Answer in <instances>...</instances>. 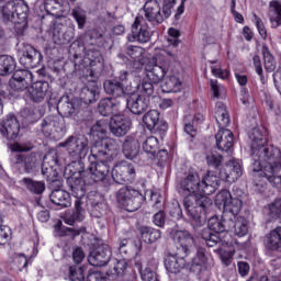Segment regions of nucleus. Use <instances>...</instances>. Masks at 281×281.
<instances>
[{
	"instance_id": "nucleus-32",
	"label": "nucleus",
	"mask_w": 281,
	"mask_h": 281,
	"mask_svg": "<svg viewBox=\"0 0 281 281\" xmlns=\"http://www.w3.org/2000/svg\"><path fill=\"white\" fill-rule=\"evenodd\" d=\"M183 87L181 79L175 75L167 76L160 86L162 93H179Z\"/></svg>"
},
{
	"instance_id": "nucleus-2",
	"label": "nucleus",
	"mask_w": 281,
	"mask_h": 281,
	"mask_svg": "<svg viewBox=\"0 0 281 281\" xmlns=\"http://www.w3.org/2000/svg\"><path fill=\"white\" fill-rule=\"evenodd\" d=\"M102 47H104V35L98 30H91L83 36V58L78 61V54L74 55L75 71H79V76L86 78L88 82H93L81 89L79 98L83 104H93L100 99L95 79L100 78L102 71H104Z\"/></svg>"
},
{
	"instance_id": "nucleus-26",
	"label": "nucleus",
	"mask_w": 281,
	"mask_h": 281,
	"mask_svg": "<svg viewBox=\"0 0 281 281\" xmlns=\"http://www.w3.org/2000/svg\"><path fill=\"white\" fill-rule=\"evenodd\" d=\"M186 258H188V256H183L181 254L177 255H170L165 259V267L166 270L168 271V273H181V271H183V269H186L188 262L186 261Z\"/></svg>"
},
{
	"instance_id": "nucleus-16",
	"label": "nucleus",
	"mask_w": 281,
	"mask_h": 281,
	"mask_svg": "<svg viewBox=\"0 0 281 281\" xmlns=\"http://www.w3.org/2000/svg\"><path fill=\"white\" fill-rule=\"evenodd\" d=\"M110 262H112L113 266H111L106 272L108 278H112V280L119 279V281H137V274H135V272H126V269H128L126 259H112Z\"/></svg>"
},
{
	"instance_id": "nucleus-63",
	"label": "nucleus",
	"mask_w": 281,
	"mask_h": 281,
	"mask_svg": "<svg viewBox=\"0 0 281 281\" xmlns=\"http://www.w3.org/2000/svg\"><path fill=\"white\" fill-rule=\"evenodd\" d=\"M140 278L143 281H159V279H157V273L151 271L150 268H146L143 272H140Z\"/></svg>"
},
{
	"instance_id": "nucleus-36",
	"label": "nucleus",
	"mask_w": 281,
	"mask_h": 281,
	"mask_svg": "<svg viewBox=\"0 0 281 281\" xmlns=\"http://www.w3.org/2000/svg\"><path fill=\"white\" fill-rule=\"evenodd\" d=\"M21 186L27 190V192H31V194H43L45 192V181H38L34 180L30 177H24L20 181Z\"/></svg>"
},
{
	"instance_id": "nucleus-46",
	"label": "nucleus",
	"mask_w": 281,
	"mask_h": 281,
	"mask_svg": "<svg viewBox=\"0 0 281 281\" xmlns=\"http://www.w3.org/2000/svg\"><path fill=\"white\" fill-rule=\"evenodd\" d=\"M71 16L76 21L78 30H85L87 25V11L76 7L71 10Z\"/></svg>"
},
{
	"instance_id": "nucleus-28",
	"label": "nucleus",
	"mask_w": 281,
	"mask_h": 281,
	"mask_svg": "<svg viewBox=\"0 0 281 281\" xmlns=\"http://www.w3.org/2000/svg\"><path fill=\"white\" fill-rule=\"evenodd\" d=\"M228 232H234L235 236L243 238L249 234V222L244 216L229 220L226 224Z\"/></svg>"
},
{
	"instance_id": "nucleus-44",
	"label": "nucleus",
	"mask_w": 281,
	"mask_h": 281,
	"mask_svg": "<svg viewBox=\"0 0 281 281\" xmlns=\"http://www.w3.org/2000/svg\"><path fill=\"white\" fill-rule=\"evenodd\" d=\"M56 229L59 234V236L63 238L65 236H69L70 234L72 236H80V234H85L87 232V228L86 227H81L79 229H75V228H69L67 226H63V222L59 221L57 224H56Z\"/></svg>"
},
{
	"instance_id": "nucleus-12",
	"label": "nucleus",
	"mask_w": 281,
	"mask_h": 281,
	"mask_svg": "<svg viewBox=\"0 0 281 281\" xmlns=\"http://www.w3.org/2000/svg\"><path fill=\"white\" fill-rule=\"evenodd\" d=\"M251 142L250 148L254 155H259L260 159H265V151L269 148H278L269 145V131L266 127H255L249 134Z\"/></svg>"
},
{
	"instance_id": "nucleus-53",
	"label": "nucleus",
	"mask_w": 281,
	"mask_h": 281,
	"mask_svg": "<svg viewBox=\"0 0 281 281\" xmlns=\"http://www.w3.org/2000/svg\"><path fill=\"white\" fill-rule=\"evenodd\" d=\"M12 240V228L8 225H0V247L8 245Z\"/></svg>"
},
{
	"instance_id": "nucleus-34",
	"label": "nucleus",
	"mask_w": 281,
	"mask_h": 281,
	"mask_svg": "<svg viewBox=\"0 0 281 281\" xmlns=\"http://www.w3.org/2000/svg\"><path fill=\"white\" fill-rule=\"evenodd\" d=\"M268 19L270 25L273 29L280 27L281 25V1L271 0L268 7Z\"/></svg>"
},
{
	"instance_id": "nucleus-27",
	"label": "nucleus",
	"mask_w": 281,
	"mask_h": 281,
	"mask_svg": "<svg viewBox=\"0 0 281 281\" xmlns=\"http://www.w3.org/2000/svg\"><path fill=\"white\" fill-rule=\"evenodd\" d=\"M139 140L134 135H127L122 144V151L126 159H135L139 155Z\"/></svg>"
},
{
	"instance_id": "nucleus-57",
	"label": "nucleus",
	"mask_w": 281,
	"mask_h": 281,
	"mask_svg": "<svg viewBox=\"0 0 281 281\" xmlns=\"http://www.w3.org/2000/svg\"><path fill=\"white\" fill-rule=\"evenodd\" d=\"M50 122L53 123V128L55 133H64V131L67 128L65 125V119L58 117V116H49Z\"/></svg>"
},
{
	"instance_id": "nucleus-56",
	"label": "nucleus",
	"mask_w": 281,
	"mask_h": 281,
	"mask_svg": "<svg viewBox=\"0 0 281 281\" xmlns=\"http://www.w3.org/2000/svg\"><path fill=\"white\" fill-rule=\"evenodd\" d=\"M41 131L45 137H52V133H54L55 130L50 116H47L42 121Z\"/></svg>"
},
{
	"instance_id": "nucleus-35",
	"label": "nucleus",
	"mask_w": 281,
	"mask_h": 281,
	"mask_svg": "<svg viewBox=\"0 0 281 281\" xmlns=\"http://www.w3.org/2000/svg\"><path fill=\"white\" fill-rule=\"evenodd\" d=\"M139 232L140 240L146 245H153V243H157L161 238V231L150 226H140Z\"/></svg>"
},
{
	"instance_id": "nucleus-43",
	"label": "nucleus",
	"mask_w": 281,
	"mask_h": 281,
	"mask_svg": "<svg viewBox=\"0 0 281 281\" xmlns=\"http://www.w3.org/2000/svg\"><path fill=\"white\" fill-rule=\"evenodd\" d=\"M252 155V164H251V168L254 172H258L260 175V177L265 178V168H267V166H269V161L266 159L260 158V155L258 154H254L251 151Z\"/></svg>"
},
{
	"instance_id": "nucleus-61",
	"label": "nucleus",
	"mask_w": 281,
	"mask_h": 281,
	"mask_svg": "<svg viewBox=\"0 0 281 281\" xmlns=\"http://www.w3.org/2000/svg\"><path fill=\"white\" fill-rule=\"evenodd\" d=\"M237 271L240 278H247V276H249V271H251V266H249V262L247 261H238Z\"/></svg>"
},
{
	"instance_id": "nucleus-6",
	"label": "nucleus",
	"mask_w": 281,
	"mask_h": 281,
	"mask_svg": "<svg viewBox=\"0 0 281 281\" xmlns=\"http://www.w3.org/2000/svg\"><path fill=\"white\" fill-rule=\"evenodd\" d=\"M67 183L76 200L72 213L65 216L64 223L71 226L75 225V223H82L87 216V202H85L83 199L89 186L102 183V181H93L90 178H78L76 171H74V175L67 178Z\"/></svg>"
},
{
	"instance_id": "nucleus-42",
	"label": "nucleus",
	"mask_w": 281,
	"mask_h": 281,
	"mask_svg": "<svg viewBox=\"0 0 281 281\" xmlns=\"http://www.w3.org/2000/svg\"><path fill=\"white\" fill-rule=\"evenodd\" d=\"M206 162L209 168H213L215 175L223 170V155L211 153L206 156Z\"/></svg>"
},
{
	"instance_id": "nucleus-4",
	"label": "nucleus",
	"mask_w": 281,
	"mask_h": 281,
	"mask_svg": "<svg viewBox=\"0 0 281 281\" xmlns=\"http://www.w3.org/2000/svg\"><path fill=\"white\" fill-rule=\"evenodd\" d=\"M180 190L186 194L183 206L193 227H203L213 202L207 195H203L199 171L189 170L180 181Z\"/></svg>"
},
{
	"instance_id": "nucleus-24",
	"label": "nucleus",
	"mask_w": 281,
	"mask_h": 281,
	"mask_svg": "<svg viewBox=\"0 0 281 281\" xmlns=\"http://www.w3.org/2000/svg\"><path fill=\"white\" fill-rule=\"evenodd\" d=\"M263 247L267 254H281V226H277L265 236Z\"/></svg>"
},
{
	"instance_id": "nucleus-13",
	"label": "nucleus",
	"mask_w": 281,
	"mask_h": 281,
	"mask_svg": "<svg viewBox=\"0 0 281 281\" xmlns=\"http://www.w3.org/2000/svg\"><path fill=\"white\" fill-rule=\"evenodd\" d=\"M113 250L103 240H97L88 256V262L92 267H106L111 262Z\"/></svg>"
},
{
	"instance_id": "nucleus-19",
	"label": "nucleus",
	"mask_w": 281,
	"mask_h": 281,
	"mask_svg": "<svg viewBox=\"0 0 281 281\" xmlns=\"http://www.w3.org/2000/svg\"><path fill=\"white\" fill-rule=\"evenodd\" d=\"M98 111L103 117H115L120 113H124V106L122 100L116 98H104L101 99L98 104Z\"/></svg>"
},
{
	"instance_id": "nucleus-1",
	"label": "nucleus",
	"mask_w": 281,
	"mask_h": 281,
	"mask_svg": "<svg viewBox=\"0 0 281 281\" xmlns=\"http://www.w3.org/2000/svg\"><path fill=\"white\" fill-rule=\"evenodd\" d=\"M61 148H66L72 164L68 165L65 173L71 177L76 172L77 178L101 181L108 188L111 184L109 170L113 164V157L117 155L120 145L115 139L105 138L98 140L90 149L89 139L85 136H68L60 143ZM88 156V162L82 161Z\"/></svg>"
},
{
	"instance_id": "nucleus-15",
	"label": "nucleus",
	"mask_w": 281,
	"mask_h": 281,
	"mask_svg": "<svg viewBox=\"0 0 281 281\" xmlns=\"http://www.w3.org/2000/svg\"><path fill=\"white\" fill-rule=\"evenodd\" d=\"M177 246V256H190V247L194 245V236L188 231H175L169 234Z\"/></svg>"
},
{
	"instance_id": "nucleus-41",
	"label": "nucleus",
	"mask_w": 281,
	"mask_h": 281,
	"mask_svg": "<svg viewBox=\"0 0 281 281\" xmlns=\"http://www.w3.org/2000/svg\"><path fill=\"white\" fill-rule=\"evenodd\" d=\"M76 109V103L69 101V98H66L65 101L63 99L59 100L57 104V111L64 115V117H71V115H75Z\"/></svg>"
},
{
	"instance_id": "nucleus-20",
	"label": "nucleus",
	"mask_w": 281,
	"mask_h": 281,
	"mask_svg": "<svg viewBox=\"0 0 281 281\" xmlns=\"http://www.w3.org/2000/svg\"><path fill=\"white\" fill-rule=\"evenodd\" d=\"M76 36V25L69 26L64 24H56L53 30V42L55 45H69Z\"/></svg>"
},
{
	"instance_id": "nucleus-38",
	"label": "nucleus",
	"mask_w": 281,
	"mask_h": 281,
	"mask_svg": "<svg viewBox=\"0 0 281 281\" xmlns=\"http://www.w3.org/2000/svg\"><path fill=\"white\" fill-rule=\"evenodd\" d=\"M16 69V60L10 55H0V76H8Z\"/></svg>"
},
{
	"instance_id": "nucleus-48",
	"label": "nucleus",
	"mask_w": 281,
	"mask_h": 281,
	"mask_svg": "<svg viewBox=\"0 0 281 281\" xmlns=\"http://www.w3.org/2000/svg\"><path fill=\"white\" fill-rule=\"evenodd\" d=\"M268 216L271 221L281 218V199H276L272 203L268 204Z\"/></svg>"
},
{
	"instance_id": "nucleus-49",
	"label": "nucleus",
	"mask_w": 281,
	"mask_h": 281,
	"mask_svg": "<svg viewBox=\"0 0 281 281\" xmlns=\"http://www.w3.org/2000/svg\"><path fill=\"white\" fill-rule=\"evenodd\" d=\"M42 175L46 181H49L50 183H54L56 179H58V171L54 166L47 165V162L42 164Z\"/></svg>"
},
{
	"instance_id": "nucleus-33",
	"label": "nucleus",
	"mask_w": 281,
	"mask_h": 281,
	"mask_svg": "<svg viewBox=\"0 0 281 281\" xmlns=\"http://www.w3.org/2000/svg\"><path fill=\"white\" fill-rule=\"evenodd\" d=\"M221 177L218 176H210V171L203 177L201 181L202 186V194L204 196H210V194H214L218 186H221Z\"/></svg>"
},
{
	"instance_id": "nucleus-37",
	"label": "nucleus",
	"mask_w": 281,
	"mask_h": 281,
	"mask_svg": "<svg viewBox=\"0 0 281 281\" xmlns=\"http://www.w3.org/2000/svg\"><path fill=\"white\" fill-rule=\"evenodd\" d=\"M14 12H15V24L21 25L25 23L27 25V18L30 16V7L25 1L14 2Z\"/></svg>"
},
{
	"instance_id": "nucleus-18",
	"label": "nucleus",
	"mask_w": 281,
	"mask_h": 281,
	"mask_svg": "<svg viewBox=\"0 0 281 281\" xmlns=\"http://www.w3.org/2000/svg\"><path fill=\"white\" fill-rule=\"evenodd\" d=\"M218 177L222 181H226L227 183H235L243 177V166L240 165V160H236V158H232L220 171Z\"/></svg>"
},
{
	"instance_id": "nucleus-55",
	"label": "nucleus",
	"mask_w": 281,
	"mask_h": 281,
	"mask_svg": "<svg viewBox=\"0 0 281 281\" xmlns=\"http://www.w3.org/2000/svg\"><path fill=\"white\" fill-rule=\"evenodd\" d=\"M211 74L215 78H220V80H228L229 76H232V71L229 69L221 68V64L218 67L211 66Z\"/></svg>"
},
{
	"instance_id": "nucleus-30",
	"label": "nucleus",
	"mask_w": 281,
	"mask_h": 281,
	"mask_svg": "<svg viewBox=\"0 0 281 281\" xmlns=\"http://www.w3.org/2000/svg\"><path fill=\"white\" fill-rule=\"evenodd\" d=\"M103 89L108 95H112V98H115L116 100H126V98H124L126 92L124 91L122 83L117 82V79L104 81Z\"/></svg>"
},
{
	"instance_id": "nucleus-58",
	"label": "nucleus",
	"mask_w": 281,
	"mask_h": 281,
	"mask_svg": "<svg viewBox=\"0 0 281 281\" xmlns=\"http://www.w3.org/2000/svg\"><path fill=\"white\" fill-rule=\"evenodd\" d=\"M254 19H255V25L259 32V35L263 41H267V27L265 26V22H262V19L258 16V14L254 13Z\"/></svg>"
},
{
	"instance_id": "nucleus-47",
	"label": "nucleus",
	"mask_w": 281,
	"mask_h": 281,
	"mask_svg": "<svg viewBox=\"0 0 281 281\" xmlns=\"http://www.w3.org/2000/svg\"><path fill=\"white\" fill-rule=\"evenodd\" d=\"M108 210L109 204H106L104 201L99 202L98 204H94V206H90L88 209L90 216H92V218H102V216L106 214Z\"/></svg>"
},
{
	"instance_id": "nucleus-52",
	"label": "nucleus",
	"mask_w": 281,
	"mask_h": 281,
	"mask_svg": "<svg viewBox=\"0 0 281 281\" xmlns=\"http://www.w3.org/2000/svg\"><path fill=\"white\" fill-rule=\"evenodd\" d=\"M168 44L171 45L172 47H177L178 45H181V31L175 27H169L168 29Z\"/></svg>"
},
{
	"instance_id": "nucleus-50",
	"label": "nucleus",
	"mask_w": 281,
	"mask_h": 281,
	"mask_svg": "<svg viewBox=\"0 0 281 281\" xmlns=\"http://www.w3.org/2000/svg\"><path fill=\"white\" fill-rule=\"evenodd\" d=\"M104 202V195L98 191H90L86 196L87 207H93L99 203Z\"/></svg>"
},
{
	"instance_id": "nucleus-22",
	"label": "nucleus",
	"mask_w": 281,
	"mask_h": 281,
	"mask_svg": "<svg viewBox=\"0 0 281 281\" xmlns=\"http://www.w3.org/2000/svg\"><path fill=\"white\" fill-rule=\"evenodd\" d=\"M133 122L122 113H119L110 119V131L115 137H124L130 131Z\"/></svg>"
},
{
	"instance_id": "nucleus-31",
	"label": "nucleus",
	"mask_w": 281,
	"mask_h": 281,
	"mask_svg": "<svg viewBox=\"0 0 281 281\" xmlns=\"http://www.w3.org/2000/svg\"><path fill=\"white\" fill-rule=\"evenodd\" d=\"M49 199L54 205H58L61 209L71 207V194L63 189L53 190Z\"/></svg>"
},
{
	"instance_id": "nucleus-25",
	"label": "nucleus",
	"mask_w": 281,
	"mask_h": 281,
	"mask_svg": "<svg viewBox=\"0 0 281 281\" xmlns=\"http://www.w3.org/2000/svg\"><path fill=\"white\" fill-rule=\"evenodd\" d=\"M207 262H210L207 250L203 247H199L195 256L191 260L190 271L192 273H202V271H207Z\"/></svg>"
},
{
	"instance_id": "nucleus-5",
	"label": "nucleus",
	"mask_w": 281,
	"mask_h": 281,
	"mask_svg": "<svg viewBox=\"0 0 281 281\" xmlns=\"http://www.w3.org/2000/svg\"><path fill=\"white\" fill-rule=\"evenodd\" d=\"M9 88L12 91H25L26 89V98L35 104H41L44 100H52L49 81L38 80L34 82V75L30 70H15L9 81Z\"/></svg>"
},
{
	"instance_id": "nucleus-21",
	"label": "nucleus",
	"mask_w": 281,
	"mask_h": 281,
	"mask_svg": "<svg viewBox=\"0 0 281 281\" xmlns=\"http://www.w3.org/2000/svg\"><path fill=\"white\" fill-rule=\"evenodd\" d=\"M150 38L151 35L146 20H144V16H136L132 24V37H130V41L149 43Z\"/></svg>"
},
{
	"instance_id": "nucleus-29",
	"label": "nucleus",
	"mask_w": 281,
	"mask_h": 281,
	"mask_svg": "<svg viewBox=\"0 0 281 281\" xmlns=\"http://www.w3.org/2000/svg\"><path fill=\"white\" fill-rule=\"evenodd\" d=\"M159 111L150 110L143 116V124L148 131H168V124L159 125Z\"/></svg>"
},
{
	"instance_id": "nucleus-8",
	"label": "nucleus",
	"mask_w": 281,
	"mask_h": 281,
	"mask_svg": "<svg viewBox=\"0 0 281 281\" xmlns=\"http://www.w3.org/2000/svg\"><path fill=\"white\" fill-rule=\"evenodd\" d=\"M120 154V147L116 150V155L112 159V164L110 166L108 176L110 177L111 181L110 184L106 187L102 182L100 183L103 188V192H109V188H111L112 183H120L121 186L124 183H135V179L137 178V171L135 170V165L128 161H121L115 165V157Z\"/></svg>"
},
{
	"instance_id": "nucleus-54",
	"label": "nucleus",
	"mask_w": 281,
	"mask_h": 281,
	"mask_svg": "<svg viewBox=\"0 0 281 281\" xmlns=\"http://www.w3.org/2000/svg\"><path fill=\"white\" fill-rule=\"evenodd\" d=\"M44 10L52 16H58L63 12V7L56 4L53 0H44Z\"/></svg>"
},
{
	"instance_id": "nucleus-3",
	"label": "nucleus",
	"mask_w": 281,
	"mask_h": 281,
	"mask_svg": "<svg viewBox=\"0 0 281 281\" xmlns=\"http://www.w3.org/2000/svg\"><path fill=\"white\" fill-rule=\"evenodd\" d=\"M172 61L161 55L153 57V59L145 65L146 78L139 86L140 93L136 99H123L126 106H130L131 113L134 115H142L148 111L150 106V97L155 93V86L159 85L166 78V74L170 71Z\"/></svg>"
},
{
	"instance_id": "nucleus-10",
	"label": "nucleus",
	"mask_w": 281,
	"mask_h": 281,
	"mask_svg": "<svg viewBox=\"0 0 281 281\" xmlns=\"http://www.w3.org/2000/svg\"><path fill=\"white\" fill-rule=\"evenodd\" d=\"M116 201L120 207L126 212H137L144 205L146 196L133 187L125 186L116 192Z\"/></svg>"
},
{
	"instance_id": "nucleus-45",
	"label": "nucleus",
	"mask_w": 281,
	"mask_h": 281,
	"mask_svg": "<svg viewBox=\"0 0 281 281\" xmlns=\"http://www.w3.org/2000/svg\"><path fill=\"white\" fill-rule=\"evenodd\" d=\"M2 19L5 23L11 21V23H16V15L14 11V1H8L1 10Z\"/></svg>"
},
{
	"instance_id": "nucleus-23",
	"label": "nucleus",
	"mask_w": 281,
	"mask_h": 281,
	"mask_svg": "<svg viewBox=\"0 0 281 281\" xmlns=\"http://www.w3.org/2000/svg\"><path fill=\"white\" fill-rule=\"evenodd\" d=\"M145 20L154 26L164 23V15L161 14V5L157 0H147L143 7Z\"/></svg>"
},
{
	"instance_id": "nucleus-60",
	"label": "nucleus",
	"mask_w": 281,
	"mask_h": 281,
	"mask_svg": "<svg viewBox=\"0 0 281 281\" xmlns=\"http://www.w3.org/2000/svg\"><path fill=\"white\" fill-rule=\"evenodd\" d=\"M127 56H130L132 60H139V58L144 56V49L139 46H130L127 47Z\"/></svg>"
},
{
	"instance_id": "nucleus-11",
	"label": "nucleus",
	"mask_w": 281,
	"mask_h": 281,
	"mask_svg": "<svg viewBox=\"0 0 281 281\" xmlns=\"http://www.w3.org/2000/svg\"><path fill=\"white\" fill-rule=\"evenodd\" d=\"M215 205L218 210H223L222 214L228 216V221L238 218L243 210V200L233 198L229 190H222L215 196Z\"/></svg>"
},
{
	"instance_id": "nucleus-62",
	"label": "nucleus",
	"mask_w": 281,
	"mask_h": 281,
	"mask_svg": "<svg viewBox=\"0 0 281 281\" xmlns=\"http://www.w3.org/2000/svg\"><path fill=\"white\" fill-rule=\"evenodd\" d=\"M153 223L156 227H164L166 225V212L159 211L153 217Z\"/></svg>"
},
{
	"instance_id": "nucleus-51",
	"label": "nucleus",
	"mask_w": 281,
	"mask_h": 281,
	"mask_svg": "<svg viewBox=\"0 0 281 281\" xmlns=\"http://www.w3.org/2000/svg\"><path fill=\"white\" fill-rule=\"evenodd\" d=\"M38 159L36 158V154L31 153L26 155L24 160V172L25 175H32L34 170H36V164Z\"/></svg>"
},
{
	"instance_id": "nucleus-9",
	"label": "nucleus",
	"mask_w": 281,
	"mask_h": 281,
	"mask_svg": "<svg viewBox=\"0 0 281 281\" xmlns=\"http://www.w3.org/2000/svg\"><path fill=\"white\" fill-rule=\"evenodd\" d=\"M229 223V217L227 214L222 213V218L218 216H212L207 222V229L202 232V238L205 240L206 247H216L221 243L220 234L228 232L227 224Z\"/></svg>"
},
{
	"instance_id": "nucleus-59",
	"label": "nucleus",
	"mask_w": 281,
	"mask_h": 281,
	"mask_svg": "<svg viewBox=\"0 0 281 281\" xmlns=\"http://www.w3.org/2000/svg\"><path fill=\"white\" fill-rule=\"evenodd\" d=\"M177 5V0H162V13L165 19H170L172 10Z\"/></svg>"
},
{
	"instance_id": "nucleus-40",
	"label": "nucleus",
	"mask_w": 281,
	"mask_h": 281,
	"mask_svg": "<svg viewBox=\"0 0 281 281\" xmlns=\"http://www.w3.org/2000/svg\"><path fill=\"white\" fill-rule=\"evenodd\" d=\"M262 57H263V65L265 69L268 74H273L276 71L277 63L276 57L269 50V46L263 45L261 48Z\"/></svg>"
},
{
	"instance_id": "nucleus-64",
	"label": "nucleus",
	"mask_w": 281,
	"mask_h": 281,
	"mask_svg": "<svg viewBox=\"0 0 281 281\" xmlns=\"http://www.w3.org/2000/svg\"><path fill=\"white\" fill-rule=\"evenodd\" d=\"M87 281H106V278L104 277V273L100 271H93L89 272L87 276Z\"/></svg>"
},
{
	"instance_id": "nucleus-7",
	"label": "nucleus",
	"mask_w": 281,
	"mask_h": 281,
	"mask_svg": "<svg viewBox=\"0 0 281 281\" xmlns=\"http://www.w3.org/2000/svg\"><path fill=\"white\" fill-rule=\"evenodd\" d=\"M215 120L218 124L220 131L215 135L216 147L226 155L234 153V133L225 127L229 126V112L225 103L217 102L215 105Z\"/></svg>"
},
{
	"instance_id": "nucleus-14",
	"label": "nucleus",
	"mask_w": 281,
	"mask_h": 281,
	"mask_svg": "<svg viewBox=\"0 0 281 281\" xmlns=\"http://www.w3.org/2000/svg\"><path fill=\"white\" fill-rule=\"evenodd\" d=\"M21 133V123L15 113H9L0 121V134L8 142H16Z\"/></svg>"
},
{
	"instance_id": "nucleus-17",
	"label": "nucleus",
	"mask_w": 281,
	"mask_h": 281,
	"mask_svg": "<svg viewBox=\"0 0 281 281\" xmlns=\"http://www.w3.org/2000/svg\"><path fill=\"white\" fill-rule=\"evenodd\" d=\"M19 63L26 71L27 69H36L43 63V54H41V50L34 48V46L26 44L22 48Z\"/></svg>"
},
{
	"instance_id": "nucleus-39",
	"label": "nucleus",
	"mask_w": 281,
	"mask_h": 281,
	"mask_svg": "<svg viewBox=\"0 0 281 281\" xmlns=\"http://www.w3.org/2000/svg\"><path fill=\"white\" fill-rule=\"evenodd\" d=\"M143 150L150 155V159H155L159 151V139L155 136H148L143 143Z\"/></svg>"
}]
</instances>
